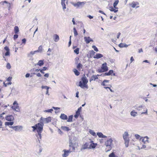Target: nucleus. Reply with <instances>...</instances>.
<instances>
[{"instance_id": "1", "label": "nucleus", "mask_w": 157, "mask_h": 157, "mask_svg": "<svg viewBox=\"0 0 157 157\" xmlns=\"http://www.w3.org/2000/svg\"><path fill=\"white\" fill-rule=\"evenodd\" d=\"M44 124L41 122L40 123H38L35 124V126L32 127L33 128V131H34L36 130L39 136L41 137V133L43 130Z\"/></svg>"}, {"instance_id": "2", "label": "nucleus", "mask_w": 157, "mask_h": 157, "mask_svg": "<svg viewBox=\"0 0 157 157\" xmlns=\"http://www.w3.org/2000/svg\"><path fill=\"white\" fill-rule=\"evenodd\" d=\"M81 80L79 82V86L82 88L88 89V86L87 83L88 82V80L85 76L82 78Z\"/></svg>"}, {"instance_id": "3", "label": "nucleus", "mask_w": 157, "mask_h": 157, "mask_svg": "<svg viewBox=\"0 0 157 157\" xmlns=\"http://www.w3.org/2000/svg\"><path fill=\"white\" fill-rule=\"evenodd\" d=\"M113 140L112 139H110L106 140L105 142V145L106 147L105 151L107 152L110 151L112 148Z\"/></svg>"}, {"instance_id": "4", "label": "nucleus", "mask_w": 157, "mask_h": 157, "mask_svg": "<svg viewBox=\"0 0 157 157\" xmlns=\"http://www.w3.org/2000/svg\"><path fill=\"white\" fill-rule=\"evenodd\" d=\"M109 80H105L101 83V85L103 86L106 89H109L111 92H113L114 91L111 89V87H112V85L110 84H107V83H109Z\"/></svg>"}, {"instance_id": "5", "label": "nucleus", "mask_w": 157, "mask_h": 157, "mask_svg": "<svg viewBox=\"0 0 157 157\" xmlns=\"http://www.w3.org/2000/svg\"><path fill=\"white\" fill-rule=\"evenodd\" d=\"M128 134L127 132H125L123 135V138L124 140V144L126 147H128L129 146V140Z\"/></svg>"}, {"instance_id": "6", "label": "nucleus", "mask_w": 157, "mask_h": 157, "mask_svg": "<svg viewBox=\"0 0 157 157\" xmlns=\"http://www.w3.org/2000/svg\"><path fill=\"white\" fill-rule=\"evenodd\" d=\"M108 68L107 66V64L105 62L102 64L101 67V69H99L98 71L99 72H104L108 71Z\"/></svg>"}, {"instance_id": "7", "label": "nucleus", "mask_w": 157, "mask_h": 157, "mask_svg": "<svg viewBox=\"0 0 157 157\" xmlns=\"http://www.w3.org/2000/svg\"><path fill=\"white\" fill-rule=\"evenodd\" d=\"M75 148L73 147H72V149L70 148L68 150H67L65 149L63 150V151L64 152V154L63 155V157H66L69 155V154L72 152L74 151L75 150Z\"/></svg>"}, {"instance_id": "8", "label": "nucleus", "mask_w": 157, "mask_h": 157, "mask_svg": "<svg viewBox=\"0 0 157 157\" xmlns=\"http://www.w3.org/2000/svg\"><path fill=\"white\" fill-rule=\"evenodd\" d=\"M12 109L17 112L19 111L20 109L18 106V104L17 101H15L13 104V105L11 107Z\"/></svg>"}, {"instance_id": "9", "label": "nucleus", "mask_w": 157, "mask_h": 157, "mask_svg": "<svg viewBox=\"0 0 157 157\" xmlns=\"http://www.w3.org/2000/svg\"><path fill=\"white\" fill-rule=\"evenodd\" d=\"M40 121H42V122L44 123H48L50 122L51 121L52 119L51 117H49L47 118H43L42 117H41L40 119Z\"/></svg>"}, {"instance_id": "10", "label": "nucleus", "mask_w": 157, "mask_h": 157, "mask_svg": "<svg viewBox=\"0 0 157 157\" xmlns=\"http://www.w3.org/2000/svg\"><path fill=\"white\" fill-rule=\"evenodd\" d=\"M90 145H89V149H94L97 146V144L96 143H95L93 141H91L90 142Z\"/></svg>"}, {"instance_id": "11", "label": "nucleus", "mask_w": 157, "mask_h": 157, "mask_svg": "<svg viewBox=\"0 0 157 157\" xmlns=\"http://www.w3.org/2000/svg\"><path fill=\"white\" fill-rule=\"evenodd\" d=\"M81 109V107H80L78 109L77 111L76 112L75 114L74 115V116L75 118H78L79 115H80Z\"/></svg>"}, {"instance_id": "12", "label": "nucleus", "mask_w": 157, "mask_h": 157, "mask_svg": "<svg viewBox=\"0 0 157 157\" xmlns=\"http://www.w3.org/2000/svg\"><path fill=\"white\" fill-rule=\"evenodd\" d=\"M5 118L7 121H13L14 119L13 116L11 115L7 116Z\"/></svg>"}, {"instance_id": "13", "label": "nucleus", "mask_w": 157, "mask_h": 157, "mask_svg": "<svg viewBox=\"0 0 157 157\" xmlns=\"http://www.w3.org/2000/svg\"><path fill=\"white\" fill-rule=\"evenodd\" d=\"M89 143L87 142H86L85 144H83L81 148V151L86 149H89Z\"/></svg>"}, {"instance_id": "14", "label": "nucleus", "mask_w": 157, "mask_h": 157, "mask_svg": "<svg viewBox=\"0 0 157 157\" xmlns=\"http://www.w3.org/2000/svg\"><path fill=\"white\" fill-rule=\"evenodd\" d=\"M84 39L86 44H89L90 42L93 41V40L90 37H84Z\"/></svg>"}, {"instance_id": "15", "label": "nucleus", "mask_w": 157, "mask_h": 157, "mask_svg": "<svg viewBox=\"0 0 157 157\" xmlns=\"http://www.w3.org/2000/svg\"><path fill=\"white\" fill-rule=\"evenodd\" d=\"M85 2H78L76 3H75L74 4V6H77L78 7H79L80 6L83 5L86 3Z\"/></svg>"}, {"instance_id": "16", "label": "nucleus", "mask_w": 157, "mask_h": 157, "mask_svg": "<svg viewBox=\"0 0 157 157\" xmlns=\"http://www.w3.org/2000/svg\"><path fill=\"white\" fill-rule=\"evenodd\" d=\"M142 141L144 143H146L147 142H148V138L147 136H145L140 138Z\"/></svg>"}, {"instance_id": "17", "label": "nucleus", "mask_w": 157, "mask_h": 157, "mask_svg": "<svg viewBox=\"0 0 157 157\" xmlns=\"http://www.w3.org/2000/svg\"><path fill=\"white\" fill-rule=\"evenodd\" d=\"M60 117L61 119L63 120H67L68 119L67 116L64 113L61 114Z\"/></svg>"}, {"instance_id": "18", "label": "nucleus", "mask_w": 157, "mask_h": 157, "mask_svg": "<svg viewBox=\"0 0 157 157\" xmlns=\"http://www.w3.org/2000/svg\"><path fill=\"white\" fill-rule=\"evenodd\" d=\"M139 3L137 2H133L132 3L130 4L131 7L133 8H135L137 5H138Z\"/></svg>"}, {"instance_id": "19", "label": "nucleus", "mask_w": 157, "mask_h": 157, "mask_svg": "<svg viewBox=\"0 0 157 157\" xmlns=\"http://www.w3.org/2000/svg\"><path fill=\"white\" fill-rule=\"evenodd\" d=\"M97 134L99 138H105L107 137L106 136L104 135L101 132H97Z\"/></svg>"}, {"instance_id": "20", "label": "nucleus", "mask_w": 157, "mask_h": 157, "mask_svg": "<svg viewBox=\"0 0 157 157\" xmlns=\"http://www.w3.org/2000/svg\"><path fill=\"white\" fill-rule=\"evenodd\" d=\"M83 65L80 63H79L77 65L76 67L79 71H80L81 69L82 68Z\"/></svg>"}, {"instance_id": "21", "label": "nucleus", "mask_w": 157, "mask_h": 157, "mask_svg": "<svg viewBox=\"0 0 157 157\" xmlns=\"http://www.w3.org/2000/svg\"><path fill=\"white\" fill-rule=\"evenodd\" d=\"M53 39L55 42L58 41L59 40V36L57 34H54L53 36Z\"/></svg>"}, {"instance_id": "22", "label": "nucleus", "mask_w": 157, "mask_h": 157, "mask_svg": "<svg viewBox=\"0 0 157 157\" xmlns=\"http://www.w3.org/2000/svg\"><path fill=\"white\" fill-rule=\"evenodd\" d=\"M99 75H93L90 78V82H91V81L92 80H95L96 79L98 78V76Z\"/></svg>"}, {"instance_id": "23", "label": "nucleus", "mask_w": 157, "mask_h": 157, "mask_svg": "<svg viewBox=\"0 0 157 157\" xmlns=\"http://www.w3.org/2000/svg\"><path fill=\"white\" fill-rule=\"evenodd\" d=\"M109 10L110 11L114 12L115 13L117 12L118 11L117 9H116L112 6L110 7L109 8Z\"/></svg>"}, {"instance_id": "24", "label": "nucleus", "mask_w": 157, "mask_h": 157, "mask_svg": "<svg viewBox=\"0 0 157 157\" xmlns=\"http://www.w3.org/2000/svg\"><path fill=\"white\" fill-rule=\"evenodd\" d=\"M103 57V55L100 53L97 54L96 55L94 56V58L95 59H99Z\"/></svg>"}, {"instance_id": "25", "label": "nucleus", "mask_w": 157, "mask_h": 157, "mask_svg": "<svg viewBox=\"0 0 157 157\" xmlns=\"http://www.w3.org/2000/svg\"><path fill=\"white\" fill-rule=\"evenodd\" d=\"M119 2V1L118 0H115L114 2V3L113 4V6L114 8L116 9H118V8L116 6L118 4Z\"/></svg>"}, {"instance_id": "26", "label": "nucleus", "mask_w": 157, "mask_h": 157, "mask_svg": "<svg viewBox=\"0 0 157 157\" xmlns=\"http://www.w3.org/2000/svg\"><path fill=\"white\" fill-rule=\"evenodd\" d=\"M76 76H78L80 75V72L78 71L77 69L74 68L73 70Z\"/></svg>"}, {"instance_id": "27", "label": "nucleus", "mask_w": 157, "mask_h": 157, "mask_svg": "<svg viewBox=\"0 0 157 157\" xmlns=\"http://www.w3.org/2000/svg\"><path fill=\"white\" fill-rule=\"evenodd\" d=\"M73 115H71L70 116H69L68 117V118L67 119V121L68 122H72V120H73Z\"/></svg>"}, {"instance_id": "28", "label": "nucleus", "mask_w": 157, "mask_h": 157, "mask_svg": "<svg viewBox=\"0 0 157 157\" xmlns=\"http://www.w3.org/2000/svg\"><path fill=\"white\" fill-rule=\"evenodd\" d=\"M61 128L62 130L65 131H68L70 130L69 127L67 126H62L61 127Z\"/></svg>"}, {"instance_id": "29", "label": "nucleus", "mask_w": 157, "mask_h": 157, "mask_svg": "<svg viewBox=\"0 0 157 157\" xmlns=\"http://www.w3.org/2000/svg\"><path fill=\"white\" fill-rule=\"evenodd\" d=\"M13 124V121L10 122H6L5 123V125L7 126L12 125Z\"/></svg>"}, {"instance_id": "30", "label": "nucleus", "mask_w": 157, "mask_h": 157, "mask_svg": "<svg viewBox=\"0 0 157 157\" xmlns=\"http://www.w3.org/2000/svg\"><path fill=\"white\" fill-rule=\"evenodd\" d=\"M14 32L15 34H17L19 31V28L17 26H15L14 28Z\"/></svg>"}, {"instance_id": "31", "label": "nucleus", "mask_w": 157, "mask_h": 157, "mask_svg": "<svg viewBox=\"0 0 157 157\" xmlns=\"http://www.w3.org/2000/svg\"><path fill=\"white\" fill-rule=\"evenodd\" d=\"M44 64V60H40L37 63V65L41 66L43 65Z\"/></svg>"}, {"instance_id": "32", "label": "nucleus", "mask_w": 157, "mask_h": 157, "mask_svg": "<svg viewBox=\"0 0 157 157\" xmlns=\"http://www.w3.org/2000/svg\"><path fill=\"white\" fill-rule=\"evenodd\" d=\"M137 113V112H136L134 110L132 111L130 113L131 115L133 117L136 116V115Z\"/></svg>"}, {"instance_id": "33", "label": "nucleus", "mask_w": 157, "mask_h": 157, "mask_svg": "<svg viewBox=\"0 0 157 157\" xmlns=\"http://www.w3.org/2000/svg\"><path fill=\"white\" fill-rule=\"evenodd\" d=\"M69 142H70V143H69V149H70V148H71V149H72L73 147L74 148H75V147H74L73 143L71 142V140H70Z\"/></svg>"}, {"instance_id": "34", "label": "nucleus", "mask_w": 157, "mask_h": 157, "mask_svg": "<svg viewBox=\"0 0 157 157\" xmlns=\"http://www.w3.org/2000/svg\"><path fill=\"white\" fill-rule=\"evenodd\" d=\"M89 132L91 134L92 136H97L96 133L93 131L91 130H90L89 131Z\"/></svg>"}, {"instance_id": "35", "label": "nucleus", "mask_w": 157, "mask_h": 157, "mask_svg": "<svg viewBox=\"0 0 157 157\" xmlns=\"http://www.w3.org/2000/svg\"><path fill=\"white\" fill-rule=\"evenodd\" d=\"M74 33L75 36H77L78 35V32L75 28H73Z\"/></svg>"}, {"instance_id": "36", "label": "nucleus", "mask_w": 157, "mask_h": 157, "mask_svg": "<svg viewBox=\"0 0 157 157\" xmlns=\"http://www.w3.org/2000/svg\"><path fill=\"white\" fill-rule=\"evenodd\" d=\"M109 75L113 74V75H115V73H113V70H110L108 72Z\"/></svg>"}, {"instance_id": "37", "label": "nucleus", "mask_w": 157, "mask_h": 157, "mask_svg": "<svg viewBox=\"0 0 157 157\" xmlns=\"http://www.w3.org/2000/svg\"><path fill=\"white\" fill-rule=\"evenodd\" d=\"M74 52L77 54H78L79 53V49L78 48H77L75 50H74Z\"/></svg>"}, {"instance_id": "38", "label": "nucleus", "mask_w": 157, "mask_h": 157, "mask_svg": "<svg viewBox=\"0 0 157 157\" xmlns=\"http://www.w3.org/2000/svg\"><path fill=\"white\" fill-rule=\"evenodd\" d=\"M115 155L113 152H112L109 155V157H115Z\"/></svg>"}, {"instance_id": "39", "label": "nucleus", "mask_w": 157, "mask_h": 157, "mask_svg": "<svg viewBox=\"0 0 157 157\" xmlns=\"http://www.w3.org/2000/svg\"><path fill=\"white\" fill-rule=\"evenodd\" d=\"M5 3H7V2L6 1H2L0 2V5H4Z\"/></svg>"}, {"instance_id": "40", "label": "nucleus", "mask_w": 157, "mask_h": 157, "mask_svg": "<svg viewBox=\"0 0 157 157\" xmlns=\"http://www.w3.org/2000/svg\"><path fill=\"white\" fill-rule=\"evenodd\" d=\"M11 128H12L13 130H16L18 128V126H11Z\"/></svg>"}, {"instance_id": "41", "label": "nucleus", "mask_w": 157, "mask_h": 157, "mask_svg": "<svg viewBox=\"0 0 157 157\" xmlns=\"http://www.w3.org/2000/svg\"><path fill=\"white\" fill-rule=\"evenodd\" d=\"M92 48H94V51L96 52H98V49L96 47V46L94 45L92 46Z\"/></svg>"}, {"instance_id": "42", "label": "nucleus", "mask_w": 157, "mask_h": 157, "mask_svg": "<svg viewBox=\"0 0 157 157\" xmlns=\"http://www.w3.org/2000/svg\"><path fill=\"white\" fill-rule=\"evenodd\" d=\"M62 7L63 9V10H64L65 9H66V6L65 4H61Z\"/></svg>"}, {"instance_id": "43", "label": "nucleus", "mask_w": 157, "mask_h": 157, "mask_svg": "<svg viewBox=\"0 0 157 157\" xmlns=\"http://www.w3.org/2000/svg\"><path fill=\"white\" fill-rule=\"evenodd\" d=\"M124 45V44L122 43H121L119 44L118 46L119 47L121 48H123Z\"/></svg>"}, {"instance_id": "44", "label": "nucleus", "mask_w": 157, "mask_h": 157, "mask_svg": "<svg viewBox=\"0 0 157 157\" xmlns=\"http://www.w3.org/2000/svg\"><path fill=\"white\" fill-rule=\"evenodd\" d=\"M53 111L52 109H49L47 110H46L45 112H50L52 113V112Z\"/></svg>"}, {"instance_id": "45", "label": "nucleus", "mask_w": 157, "mask_h": 157, "mask_svg": "<svg viewBox=\"0 0 157 157\" xmlns=\"http://www.w3.org/2000/svg\"><path fill=\"white\" fill-rule=\"evenodd\" d=\"M6 67L7 68L10 69L11 68L10 64L9 63H8L6 65Z\"/></svg>"}, {"instance_id": "46", "label": "nucleus", "mask_w": 157, "mask_h": 157, "mask_svg": "<svg viewBox=\"0 0 157 157\" xmlns=\"http://www.w3.org/2000/svg\"><path fill=\"white\" fill-rule=\"evenodd\" d=\"M42 50V46H40L38 48V51L41 52Z\"/></svg>"}, {"instance_id": "47", "label": "nucleus", "mask_w": 157, "mask_h": 157, "mask_svg": "<svg viewBox=\"0 0 157 157\" xmlns=\"http://www.w3.org/2000/svg\"><path fill=\"white\" fill-rule=\"evenodd\" d=\"M18 37V35L17 34L14 35L13 36V39L14 40H15L17 39Z\"/></svg>"}, {"instance_id": "48", "label": "nucleus", "mask_w": 157, "mask_h": 157, "mask_svg": "<svg viewBox=\"0 0 157 157\" xmlns=\"http://www.w3.org/2000/svg\"><path fill=\"white\" fill-rule=\"evenodd\" d=\"M147 109H146V111L145 112H142L141 113V114H146L147 115Z\"/></svg>"}, {"instance_id": "49", "label": "nucleus", "mask_w": 157, "mask_h": 157, "mask_svg": "<svg viewBox=\"0 0 157 157\" xmlns=\"http://www.w3.org/2000/svg\"><path fill=\"white\" fill-rule=\"evenodd\" d=\"M135 136L136 138L137 139H139L140 137V136L138 134H135Z\"/></svg>"}, {"instance_id": "50", "label": "nucleus", "mask_w": 157, "mask_h": 157, "mask_svg": "<svg viewBox=\"0 0 157 157\" xmlns=\"http://www.w3.org/2000/svg\"><path fill=\"white\" fill-rule=\"evenodd\" d=\"M26 42V40L25 38L23 39L22 40V43L24 44H25Z\"/></svg>"}, {"instance_id": "51", "label": "nucleus", "mask_w": 157, "mask_h": 157, "mask_svg": "<svg viewBox=\"0 0 157 157\" xmlns=\"http://www.w3.org/2000/svg\"><path fill=\"white\" fill-rule=\"evenodd\" d=\"M12 77H9L7 78V80L8 81L10 82L12 79Z\"/></svg>"}, {"instance_id": "52", "label": "nucleus", "mask_w": 157, "mask_h": 157, "mask_svg": "<svg viewBox=\"0 0 157 157\" xmlns=\"http://www.w3.org/2000/svg\"><path fill=\"white\" fill-rule=\"evenodd\" d=\"M10 51H6V52L5 53V56H6L10 55Z\"/></svg>"}, {"instance_id": "53", "label": "nucleus", "mask_w": 157, "mask_h": 157, "mask_svg": "<svg viewBox=\"0 0 157 157\" xmlns=\"http://www.w3.org/2000/svg\"><path fill=\"white\" fill-rule=\"evenodd\" d=\"M4 49L6 51H9V48L7 46H6L4 47Z\"/></svg>"}, {"instance_id": "54", "label": "nucleus", "mask_w": 157, "mask_h": 157, "mask_svg": "<svg viewBox=\"0 0 157 157\" xmlns=\"http://www.w3.org/2000/svg\"><path fill=\"white\" fill-rule=\"evenodd\" d=\"M99 142L100 143H102L104 142V139H99Z\"/></svg>"}, {"instance_id": "55", "label": "nucleus", "mask_w": 157, "mask_h": 157, "mask_svg": "<svg viewBox=\"0 0 157 157\" xmlns=\"http://www.w3.org/2000/svg\"><path fill=\"white\" fill-rule=\"evenodd\" d=\"M95 53V52L93 50H92V51H90V55H94V54Z\"/></svg>"}, {"instance_id": "56", "label": "nucleus", "mask_w": 157, "mask_h": 157, "mask_svg": "<svg viewBox=\"0 0 157 157\" xmlns=\"http://www.w3.org/2000/svg\"><path fill=\"white\" fill-rule=\"evenodd\" d=\"M71 36H70V41L69 42V46H70L71 44Z\"/></svg>"}, {"instance_id": "57", "label": "nucleus", "mask_w": 157, "mask_h": 157, "mask_svg": "<svg viewBox=\"0 0 157 157\" xmlns=\"http://www.w3.org/2000/svg\"><path fill=\"white\" fill-rule=\"evenodd\" d=\"M49 75L48 73H46L44 75V76L48 78L49 77Z\"/></svg>"}, {"instance_id": "58", "label": "nucleus", "mask_w": 157, "mask_h": 157, "mask_svg": "<svg viewBox=\"0 0 157 157\" xmlns=\"http://www.w3.org/2000/svg\"><path fill=\"white\" fill-rule=\"evenodd\" d=\"M99 12L100 13H101L103 14H104L105 15V14L101 10H99Z\"/></svg>"}, {"instance_id": "59", "label": "nucleus", "mask_w": 157, "mask_h": 157, "mask_svg": "<svg viewBox=\"0 0 157 157\" xmlns=\"http://www.w3.org/2000/svg\"><path fill=\"white\" fill-rule=\"evenodd\" d=\"M142 108V106H140L138 107V108H137V110H141L140 108Z\"/></svg>"}, {"instance_id": "60", "label": "nucleus", "mask_w": 157, "mask_h": 157, "mask_svg": "<svg viewBox=\"0 0 157 157\" xmlns=\"http://www.w3.org/2000/svg\"><path fill=\"white\" fill-rule=\"evenodd\" d=\"M30 76V74L29 73H27L25 75V77L26 78L29 77Z\"/></svg>"}, {"instance_id": "61", "label": "nucleus", "mask_w": 157, "mask_h": 157, "mask_svg": "<svg viewBox=\"0 0 157 157\" xmlns=\"http://www.w3.org/2000/svg\"><path fill=\"white\" fill-rule=\"evenodd\" d=\"M90 19H91L93 18V17L91 15H89L87 16Z\"/></svg>"}, {"instance_id": "62", "label": "nucleus", "mask_w": 157, "mask_h": 157, "mask_svg": "<svg viewBox=\"0 0 157 157\" xmlns=\"http://www.w3.org/2000/svg\"><path fill=\"white\" fill-rule=\"evenodd\" d=\"M121 33H119L118 34V35H117V38L118 39L120 37V35H121Z\"/></svg>"}, {"instance_id": "63", "label": "nucleus", "mask_w": 157, "mask_h": 157, "mask_svg": "<svg viewBox=\"0 0 157 157\" xmlns=\"http://www.w3.org/2000/svg\"><path fill=\"white\" fill-rule=\"evenodd\" d=\"M134 59H133V57L132 56L130 59L131 62H132V61H134Z\"/></svg>"}, {"instance_id": "64", "label": "nucleus", "mask_w": 157, "mask_h": 157, "mask_svg": "<svg viewBox=\"0 0 157 157\" xmlns=\"http://www.w3.org/2000/svg\"><path fill=\"white\" fill-rule=\"evenodd\" d=\"M37 76L39 77H40L41 76V75L40 73H38L36 74Z\"/></svg>"}]
</instances>
